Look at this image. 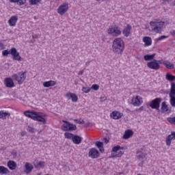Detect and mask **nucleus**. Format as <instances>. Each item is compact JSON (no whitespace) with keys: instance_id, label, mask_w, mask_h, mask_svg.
<instances>
[{"instance_id":"obj_12","label":"nucleus","mask_w":175,"mask_h":175,"mask_svg":"<svg viewBox=\"0 0 175 175\" xmlns=\"http://www.w3.org/2000/svg\"><path fill=\"white\" fill-rule=\"evenodd\" d=\"M18 21V16H12L8 21V24L10 27H16V24Z\"/></svg>"},{"instance_id":"obj_35","label":"nucleus","mask_w":175,"mask_h":175,"mask_svg":"<svg viewBox=\"0 0 175 175\" xmlns=\"http://www.w3.org/2000/svg\"><path fill=\"white\" fill-rule=\"evenodd\" d=\"M113 32H114V25H111L109 26V27L107 29V33L109 35H113Z\"/></svg>"},{"instance_id":"obj_25","label":"nucleus","mask_w":175,"mask_h":175,"mask_svg":"<svg viewBox=\"0 0 175 175\" xmlns=\"http://www.w3.org/2000/svg\"><path fill=\"white\" fill-rule=\"evenodd\" d=\"M10 117V113L5 112L4 111H0V118L2 120H6V118H9Z\"/></svg>"},{"instance_id":"obj_22","label":"nucleus","mask_w":175,"mask_h":175,"mask_svg":"<svg viewBox=\"0 0 175 175\" xmlns=\"http://www.w3.org/2000/svg\"><path fill=\"white\" fill-rule=\"evenodd\" d=\"M67 98H69V99L72 100V102H77L79 100V98L75 93H68L66 94Z\"/></svg>"},{"instance_id":"obj_41","label":"nucleus","mask_w":175,"mask_h":175,"mask_svg":"<svg viewBox=\"0 0 175 175\" xmlns=\"http://www.w3.org/2000/svg\"><path fill=\"white\" fill-rule=\"evenodd\" d=\"M27 0H18L16 3L19 5V6H23V5H25Z\"/></svg>"},{"instance_id":"obj_24","label":"nucleus","mask_w":175,"mask_h":175,"mask_svg":"<svg viewBox=\"0 0 175 175\" xmlns=\"http://www.w3.org/2000/svg\"><path fill=\"white\" fill-rule=\"evenodd\" d=\"M121 35V28L117 25H114L113 35L112 36H120Z\"/></svg>"},{"instance_id":"obj_18","label":"nucleus","mask_w":175,"mask_h":175,"mask_svg":"<svg viewBox=\"0 0 175 175\" xmlns=\"http://www.w3.org/2000/svg\"><path fill=\"white\" fill-rule=\"evenodd\" d=\"M83 140V137L77 135H74L72 137V142L74 144H80Z\"/></svg>"},{"instance_id":"obj_47","label":"nucleus","mask_w":175,"mask_h":175,"mask_svg":"<svg viewBox=\"0 0 175 175\" xmlns=\"http://www.w3.org/2000/svg\"><path fill=\"white\" fill-rule=\"evenodd\" d=\"M74 121H75V122L79 124V125H82L83 124H84V120H79L78 121L77 119H75Z\"/></svg>"},{"instance_id":"obj_4","label":"nucleus","mask_w":175,"mask_h":175,"mask_svg":"<svg viewBox=\"0 0 175 175\" xmlns=\"http://www.w3.org/2000/svg\"><path fill=\"white\" fill-rule=\"evenodd\" d=\"M165 22H157V21H150V25L152 27V31L156 32V33H162V29L163 28V25Z\"/></svg>"},{"instance_id":"obj_53","label":"nucleus","mask_w":175,"mask_h":175,"mask_svg":"<svg viewBox=\"0 0 175 175\" xmlns=\"http://www.w3.org/2000/svg\"><path fill=\"white\" fill-rule=\"evenodd\" d=\"M12 157H14V158H16L17 157V152H13L12 153Z\"/></svg>"},{"instance_id":"obj_46","label":"nucleus","mask_w":175,"mask_h":175,"mask_svg":"<svg viewBox=\"0 0 175 175\" xmlns=\"http://www.w3.org/2000/svg\"><path fill=\"white\" fill-rule=\"evenodd\" d=\"M167 38H169V36H161L159 38H157L158 42L161 41V40H163V39H166Z\"/></svg>"},{"instance_id":"obj_7","label":"nucleus","mask_w":175,"mask_h":175,"mask_svg":"<svg viewBox=\"0 0 175 175\" xmlns=\"http://www.w3.org/2000/svg\"><path fill=\"white\" fill-rule=\"evenodd\" d=\"M69 10V3H64L61 5H59V8L57 9V13L61 16L65 14L68 10Z\"/></svg>"},{"instance_id":"obj_20","label":"nucleus","mask_w":175,"mask_h":175,"mask_svg":"<svg viewBox=\"0 0 175 175\" xmlns=\"http://www.w3.org/2000/svg\"><path fill=\"white\" fill-rule=\"evenodd\" d=\"M7 166L10 170H16L17 167V163H16V161H9L8 162Z\"/></svg>"},{"instance_id":"obj_5","label":"nucleus","mask_w":175,"mask_h":175,"mask_svg":"<svg viewBox=\"0 0 175 175\" xmlns=\"http://www.w3.org/2000/svg\"><path fill=\"white\" fill-rule=\"evenodd\" d=\"M14 80H16L18 82V84L21 85L24 81H25V79H27V71H21L18 75L14 74L12 75Z\"/></svg>"},{"instance_id":"obj_21","label":"nucleus","mask_w":175,"mask_h":175,"mask_svg":"<svg viewBox=\"0 0 175 175\" xmlns=\"http://www.w3.org/2000/svg\"><path fill=\"white\" fill-rule=\"evenodd\" d=\"M133 136V131L132 130H126L124 132V134L123 135V139L126 140L127 139H129L130 137H132Z\"/></svg>"},{"instance_id":"obj_3","label":"nucleus","mask_w":175,"mask_h":175,"mask_svg":"<svg viewBox=\"0 0 175 175\" xmlns=\"http://www.w3.org/2000/svg\"><path fill=\"white\" fill-rule=\"evenodd\" d=\"M24 114L26 117H29V118H31V120H34V121H38L39 122H42V124H46V119L36 111H25Z\"/></svg>"},{"instance_id":"obj_28","label":"nucleus","mask_w":175,"mask_h":175,"mask_svg":"<svg viewBox=\"0 0 175 175\" xmlns=\"http://www.w3.org/2000/svg\"><path fill=\"white\" fill-rule=\"evenodd\" d=\"M170 97H175V83L174 82L171 83Z\"/></svg>"},{"instance_id":"obj_57","label":"nucleus","mask_w":175,"mask_h":175,"mask_svg":"<svg viewBox=\"0 0 175 175\" xmlns=\"http://www.w3.org/2000/svg\"><path fill=\"white\" fill-rule=\"evenodd\" d=\"M0 47L3 48V44L0 42Z\"/></svg>"},{"instance_id":"obj_26","label":"nucleus","mask_w":175,"mask_h":175,"mask_svg":"<svg viewBox=\"0 0 175 175\" xmlns=\"http://www.w3.org/2000/svg\"><path fill=\"white\" fill-rule=\"evenodd\" d=\"M143 42H145V46H151V44H152V40L150 37H144Z\"/></svg>"},{"instance_id":"obj_52","label":"nucleus","mask_w":175,"mask_h":175,"mask_svg":"<svg viewBox=\"0 0 175 175\" xmlns=\"http://www.w3.org/2000/svg\"><path fill=\"white\" fill-rule=\"evenodd\" d=\"M144 110V107H140L139 109H137V111H143Z\"/></svg>"},{"instance_id":"obj_50","label":"nucleus","mask_w":175,"mask_h":175,"mask_svg":"<svg viewBox=\"0 0 175 175\" xmlns=\"http://www.w3.org/2000/svg\"><path fill=\"white\" fill-rule=\"evenodd\" d=\"M11 3H17L18 0H8Z\"/></svg>"},{"instance_id":"obj_39","label":"nucleus","mask_w":175,"mask_h":175,"mask_svg":"<svg viewBox=\"0 0 175 175\" xmlns=\"http://www.w3.org/2000/svg\"><path fill=\"white\" fill-rule=\"evenodd\" d=\"M42 0H29L30 5H38Z\"/></svg>"},{"instance_id":"obj_38","label":"nucleus","mask_w":175,"mask_h":175,"mask_svg":"<svg viewBox=\"0 0 175 175\" xmlns=\"http://www.w3.org/2000/svg\"><path fill=\"white\" fill-rule=\"evenodd\" d=\"M76 129H77V126L75 124H73L70 122L68 131H76Z\"/></svg>"},{"instance_id":"obj_55","label":"nucleus","mask_w":175,"mask_h":175,"mask_svg":"<svg viewBox=\"0 0 175 175\" xmlns=\"http://www.w3.org/2000/svg\"><path fill=\"white\" fill-rule=\"evenodd\" d=\"M104 140H105V143L106 144H107V143H109V139H107V138H104Z\"/></svg>"},{"instance_id":"obj_42","label":"nucleus","mask_w":175,"mask_h":175,"mask_svg":"<svg viewBox=\"0 0 175 175\" xmlns=\"http://www.w3.org/2000/svg\"><path fill=\"white\" fill-rule=\"evenodd\" d=\"M90 90H94V91H98L99 90V86L98 84H93Z\"/></svg>"},{"instance_id":"obj_34","label":"nucleus","mask_w":175,"mask_h":175,"mask_svg":"<svg viewBox=\"0 0 175 175\" xmlns=\"http://www.w3.org/2000/svg\"><path fill=\"white\" fill-rule=\"evenodd\" d=\"M137 158H138L139 161H143V159L146 158V154L143 152H137Z\"/></svg>"},{"instance_id":"obj_15","label":"nucleus","mask_w":175,"mask_h":175,"mask_svg":"<svg viewBox=\"0 0 175 175\" xmlns=\"http://www.w3.org/2000/svg\"><path fill=\"white\" fill-rule=\"evenodd\" d=\"M5 84L8 88H13L14 87V82L12 78H5Z\"/></svg>"},{"instance_id":"obj_16","label":"nucleus","mask_w":175,"mask_h":175,"mask_svg":"<svg viewBox=\"0 0 175 175\" xmlns=\"http://www.w3.org/2000/svg\"><path fill=\"white\" fill-rule=\"evenodd\" d=\"M122 116H123L122 113H120L118 111H113L111 113V117H112V118L113 120H120V118H121V117H122Z\"/></svg>"},{"instance_id":"obj_54","label":"nucleus","mask_w":175,"mask_h":175,"mask_svg":"<svg viewBox=\"0 0 175 175\" xmlns=\"http://www.w3.org/2000/svg\"><path fill=\"white\" fill-rule=\"evenodd\" d=\"M161 1H163V5H166V2H167V3H169V0H161Z\"/></svg>"},{"instance_id":"obj_49","label":"nucleus","mask_w":175,"mask_h":175,"mask_svg":"<svg viewBox=\"0 0 175 175\" xmlns=\"http://www.w3.org/2000/svg\"><path fill=\"white\" fill-rule=\"evenodd\" d=\"M107 97H106V96H103V97L100 98V100L101 102H105V100H107Z\"/></svg>"},{"instance_id":"obj_19","label":"nucleus","mask_w":175,"mask_h":175,"mask_svg":"<svg viewBox=\"0 0 175 175\" xmlns=\"http://www.w3.org/2000/svg\"><path fill=\"white\" fill-rule=\"evenodd\" d=\"M57 84V82L55 81H48L43 83V87L44 88H49V87H54Z\"/></svg>"},{"instance_id":"obj_44","label":"nucleus","mask_w":175,"mask_h":175,"mask_svg":"<svg viewBox=\"0 0 175 175\" xmlns=\"http://www.w3.org/2000/svg\"><path fill=\"white\" fill-rule=\"evenodd\" d=\"M82 91H83V92H85V94H88V92H90V91H91V88L83 87L82 88Z\"/></svg>"},{"instance_id":"obj_45","label":"nucleus","mask_w":175,"mask_h":175,"mask_svg":"<svg viewBox=\"0 0 175 175\" xmlns=\"http://www.w3.org/2000/svg\"><path fill=\"white\" fill-rule=\"evenodd\" d=\"M27 131L28 132H29L30 133H33L35 132V129H33V127H31L30 126H29L27 127Z\"/></svg>"},{"instance_id":"obj_17","label":"nucleus","mask_w":175,"mask_h":175,"mask_svg":"<svg viewBox=\"0 0 175 175\" xmlns=\"http://www.w3.org/2000/svg\"><path fill=\"white\" fill-rule=\"evenodd\" d=\"M25 173L26 174H29V173H31V172H32V170H33V165H32L31 163H26L25 165Z\"/></svg>"},{"instance_id":"obj_58","label":"nucleus","mask_w":175,"mask_h":175,"mask_svg":"<svg viewBox=\"0 0 175 175\" xmlns=\"http://www.w3.org/2000/svg\"><path fill=\"white\" fill-rule=\"evenodd\" d=\"M79 75H83V71H80Z\"/></svg>"},{"instance_id":"obj_10","label":"nucleus","mask_w":175,"mask_h":175,"mask_svg":"<svg viewBox=\"0 0 175 175\" xmlns=\"http://www.w3.org/2000/svg\"><path fill=\"white\" fill-rule=\"evenodd\" d=\"M131 103L134 106H140V105L143 103V100H142V98L140 97V96H136L135 98H132Z\"/></svg>"},{"instance_id":"obj_56","label":"nucleus","mask_w":175,"mask_h":175,"mask_svg":"<svg viewBox=\"0 0 175 175\" xmlns=\"http://www.w3.org/2000/svg\"><path fill=\"white\" fill-rule=\"evenodd\" d=\"M1 150H6V146H3V147H1Z\"/></svg>"},{"instance_id":"obj_29","label":"nucleus","mask_w":175,"mask_h":175,"mask_svg":"<svg viewBox=\"0 0 175 175\" xmlns=\"http://www.w3.org/2000/svg\"><path fill=\"white\" fill-rule=\"evenodd\" d=\"M10 171L5 166H0V174H9Z\"/></svg>"},{"instance_id":"obj_31","label":"nucleus","mask_w":175,"mask_h":175,"mask_svg":"<svg viewBox=\"0 0 175 175\" xmlns=\"http://www.w3.org/2000/svg\"><path fill=\"white\" fill-rule=\"evenodd\" d=\"M155 55H156L155 53H153L152 55H145L144 56V59L145 61H151V59H154Z\"/></svg>"},{"instance_id":"obj_48","label":"nucleus","mask_w":175,"mask_h":175,"mask_svg":"<svg viewBox=\"0 0 175 175\" xmlns=\"http://www.w3.org/2000/svg\"><path fill=\"white\" fill-rule=\"evenodd\" d=\"M166 61L167 60H165V61H163V60H157V62L159 63V64H161L162 65H165L166 64Z\"/></svg>"},{"instance_id":"obj_32","label":"nucleus","mask_w":175,"mask_h":175,"mask_svg":"<svg viewBox=\"0 0 175 175\" xmlns=\"http://www.w3.org/2000/svg\"><path fill=\"white\" fill-rule=\"evenodd\" d=\"M166 80H168V81H174L175 80V76L170 73H167L165 75Z\"/></svg>"},{"instance_id":"obj_60","label":"nucleus","mask_w":175,"mask_h":175,"mask_svg":"<svg viewBox=\"0 0 175 175\" xmlns=\"http://www.w3.org/2000/svg\"><path fill=\"white\" fill-rule=\"evenodd\" d=\"M96 1H98V2H99V0H96Z\"/></svg>"},{"instance_id":"obj_27","label":"nucleus","mask_w":175,"mask_h":175,"mask_svg":"<svg viewBox=\"0 0 175 175\" xmlns=\"http://www.w3.org/2000/svg\"><path fill=\"white\" fill-rule=\"evenodd\" d=\"M96 147L99 149L100 152H104L105 148H103V142L97 141L95 142Z\"/></svg>"},{"instance_id":"obj_36","label":"nucleus","mask_w":175,"mask_h":175,"mask_svg":"<svg viewBox=\"0 0 175 175\" xmlns=\"http://www.w3.org/2000/svg\"><path fill=\"white\" fill-rule=\"evenodd\" d=\"M75 135V134L72 133H69V132H66L64 133V136L66 137V139H73V136Z\"/></svg>"},{"instance_id":"obj_6","label":"nucleus","mask_w":175,"mask_h":175,"mask_svg":"<svg viewBox=\"0 0 175 175\" xmlns=\"http://www.w3.org/2000/svg\"><path fill=\"white\" fill-rule=\"evenodd\" d=\"M161 102H162V98H156L151 102L148 103V106H150V107H151V109H155V110L161 111V110L159 109V107H161Z\"/></svg>"},{"instance_id":"obj_30","label":"nucleus","mask_w":175,"mask_h":175,"mask_svg":"<svg viewBox=\"0 0 175 175\" xmlns=\"http://www.w3.org/2000/svg\"><path fill=\"white\" fill-rule=\"evenodd\" d=\"M169 110V107L166 105V102H163L161 104V112L166 113Z\"/></svg>"},{"instance_id":"obj_40","label":"nucleus","mask_w":175,"mask_h":175,"mask_svg":"<svg viewBox=\"0 0 175 175\" xmlns=\"http://www.w3.org/2000/svg\"><path fill=\"white\" fill-rule=\"evenodd\" d=\"M170 103L171 106H172V107H175V97H170Z\"/></svg>"},{"instance_id":"obj_23","label":"nucleus","mask_w":175,"mask_h":175,"mask_svg":"<svg viewBox=\"0 0 175 175\" xmlns=\"http://www.w3.org/2000/svg\"><path fill=\"white\" fill-rule=\"evenodd\" d=\"M63 122H64V124L62 126V131H64V132H69L70 122L66 120H63Z\"/></svg>"},{"instance_id":"obj_59","label":"nucleus","mask_w":175,"mask_h":175,"mask_svg":"<svg viewBox=\"0 0 175 175\" xmlns=\"http://www.w3.org/2000/svg\"><path fill=\"white\" fill-rule=\"evenodd\" d=\"M33 38H35V36H33Z\"/></svg>"},{"instance_id":"obj_8","label":"nucleus","mask_w":175,"mask_h":175,"mask_svg":"<svg viewBox=\"0 0 175 175\" xmlns=\"http://www.w3.org/2000/svg\"><path fill=\"white\" fill-rule=\"evenodd\" d=\"M147 66L149 69H153L154 70H158V69L161 68V66L157 59L148 62Z\"/></svg>"},{"instance_id":"obj_51","label":"nucleus","mask_w":175,"mask_h":175,"mask_svg":"<svg viewBox=\"0 0 175 175\" xmlns=\"http://www.w3.org/2000/svg\"><path fill=\"white\" fill-rule=\"evenodd\" d=\"M170 35H172V36H173V38H175V31L173 30V31H171L170 32Z\"/></svg>"},{"instance_id":"obj_2","label":"nucleus","mask_w":175,"mask_h":175,"mask_svg":"<svg viewBox=\"0 0 175 175\" xmlns=\"http://www.w3.org/2000/svg\"><path fill=\"white\" fill-rule=\"evenodd\" d=\"M9 54H11L12 59L14 61H23V57L20 56V53L17 51V49L14 47H12L11 49H5L2 51L3 57H8Z\"/></svg>"},{"instance_id":"obj_1","label":"nucleus","mask_w":175,"mask_h":175,"mask_svg":"<svg viewBox=\"0 0 175 175\" xmlns=\"http://www.w3.org/2000/svg\"><path fill=\"white\" fill-rule=\"evenodd\" d=\"M124 49L125 44L124 43V40H122V39L118 38L113 41L112 51L115 53V54L121 55V54L124 53Z\"/></svg>"},{"instance_id":"obj_14","label":"nucleus","mask_w":175,"mask_h":175,"mask_svg":"<svg viewBox=\"0 0 175 175\" xmlns=\"http://www.w3.org/2000/svg\"><path fill=\"white\" fill-rule=\"evenodd\" d=\"M132 29V26L131 25H127L126 27L122 30V34L126 38H128L131 35V31Z\"/></svg>"},{"instance_id":"obj_11","label":"nucleus","mask_w":175,"mask_h":175,"mask_svg":"<svg viewBox=\"0 0 175 175\" xmlns=\"http://www.w3.org/2000/svg\"><path fill=\"white\" fill-rule=\"evenodd\" d=\"M172 140H175V131H172L171 134L169 135L165 139L167 146L172 144Z\"/></svg>"},{"instance_id":"obj_37","label":"nucleus","mask_w":175,"mask_h":175,"mask_svg":"<svg viewBox=\"0 0 175 175\" xmlns=\"http://www.w3.org/2000/svg\"><path fill=\"white\" fill-rule=\"evenodd\" d=\"M124 147L116 146L112 148V151L113 152H117V151H120V150H124Z\"/></svg>"},{"instance_id":"obj_33","label":"nucleus","mask_w":175,"mask_h":175,"mask_svg":"<svg viewBox=\"0 0 175 175\" xmlns=\"http://www.w3.org/2000/svg\"><path fill=\"white\" fill-rule=\"evenodd\" d=\"M165 66L167 68V69H174V64H172L167 60L165 62Z\"/></svg>"},{"instance_id":"obj_43","label":"nucleus","mask_w":175,"mask_h":175,"mask_svg":"<svg viewBox=\"0 0 175 175\" xmlns=\"http://www.w3.org/2000/svg\"><path fill=\"white\" fill-rule=\"evenodd\" d=\"M124 155V151H119L118 154H116L114 157L115 158H121Z\"/></svg>"},{"instance_id":"obj_13","label":"nucleus","mask_w":175,"mask_h":175,"mask_svg":"<svg viewBox=\"0 0 175 175\" xmlns=\"http://www.w3.org/2000/svg\"><path fill=\"white\" fill-rule=\"evenodd\" d=\"M33 165L34 167H36V169H38L39 167L41 169H43V167H44V166H46V162L39 161L38 160H35L33 162Z\"/></svg>"},{"instance_id":"obj_9","label":"nucleus","mask_w":175,"mask_h":175,"mask_svg":"<svg viewBox=\"0 0 175 175\" xmlns=\"http://www.w3.org/2000/svg\"><path fill=\"white\" fill-rule=\"evenodd\" d=\"M99 151L96 148H92L90 149L88 152V157L90 158H92V159H96L99 158Z\"/></svg>"}]
</instances>
